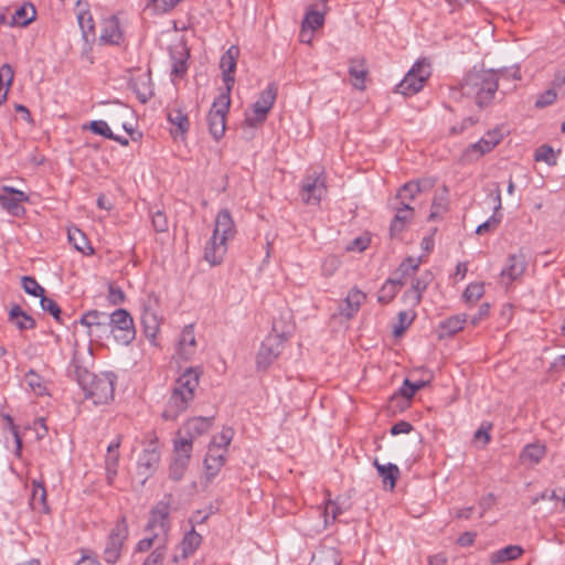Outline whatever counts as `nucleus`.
I'll return each mask as SVG.
<instances>
[{
    "label": "nucleus",
    "mask_w": 565,
    "mask_h": 565,
    "mask_svg": "<svg viewBox=\"0 0 565 565\" xmlns=\"http://www.w3.org/2000/svg\"><path fill=\"white\" fill-rule=\"evenodd\" d=\"M501 79H521L519 67L511 70H471L459 83V90L462 96L471 99L479 108L492 104Z\"/></svg>",
    "instance_id": "nucleus-1"
},
{
    "label": "nucleus",
    "mask_w": 565,
    "mask_h": 565,
    "mask_svg": "<svg viewBox=\"0 0 565 565\" xmlns=\"http://www.w3.org/2000/svg\"><path fill=\"white\" fill-rule=\"evenodd\" d=\"M74 379L83 390L85 397L92 399L94 404H106L114 397V373L94 374L87 367L79 364L75 356L72 362Z\"/></svg>",
    "instance_id": "nucleus-2"
},
{
    "label": "nucleus",
    "mask_w": 565,
    "mask_h": 565,
    "mask_svg": "<svg viewBox=\"0 0 565 565\" xmlns=\"http://www.w3.org/2000/svg\"><path fill=\"white\" fill-rule=\"evenodd\" d=\"M200 375L198 369L188 367L175 381L162 417L166 420H175L186 411L194 398V393L199 387Z\"/></svg>",
    "instance_id": "nucleus-3"
},
{
    "label": "nucleus",
    "mask_w": 565,
    "mask_h": 565,
    "mask_svg": "<svg viewBox=\"0 0 565 565\" xmlns=\"http://www.w3.org/2000/svg\"><path fill=\"white\" fill-rule=\"evenodd\" d=\"M290 333L291 328L279 330L277 321H274L271 332L264 339L256 354L257 371H266L278 359Z\"/></svg>",
    "instance_id": "nucleus-4"
},
{
    "label": "nucleus",
    "mask_w": 565,
    "mask_h": 565,
    "mask_svg": "<svg viewBox=\"0 0 565 565\" xmlns=\"http://www.w3.org/2000/svg\"><path fill=\"white\" fill-rule=\"evenodd\" d=\"M431 75L430 63L427 58L418 60L404 78L396 85V92L405 96L417 94Z\"/></svg>",
    "instance_id": "nucleus-5"
},
{
    "label": "nucleus",
    "mask_w": 565,
    "mask_h": 565,
    "mask_svg": "<svg viewBox=\"0 0 565 565\" xmlns=\"http://www.w3.org/2000/svg\"><path fill=\"white\" fill-rule=\"evenodd\" d=\"M160 300L159 297L151 292L142 299L141 302V326L146 338L154 343L157 334L160 330L161 318L159 317Z\"/></svg>",
    "instance_id": "nucleus-6"
},
{
    "label": "nucleus",
    "mask_w": 565,
    "mask_h": 565,
    "mask_svg": "<svg viewBox=\"0 0 565 565\" xmlns=\"http://www.w3.org/2000/svg\"><path fill=\"white\" fill-rule=\"evenodd\" d=\"M108 322L110 327V335L124 345L130 344L136 338V328L134 319L126 309H116L108 313Z\"/></svg>",
    "instance_id": "nucleus-7"
},
{
    "label": "nucleus",
    "mask_w": 565,
    "mask_h": 565,
    "mask_svg": "<svg viewBox=\"0 0 565 565\" xmlns=\"http://www.w3.org/2000/svg\"><path fill=\"white\" fill-rule=\"evenodd\" d=\"M231 106V94L221 93L213 102L207 114V125L211 136L217 141L225 132L226 115Z\"/></svg>",
    "instance_id": "nucleus-8"
},
{
    "label": "nucleus",
    "mask_w": 565,
    "mask_h": 565,
    "mask_svg": "<svg viewBox=\"0 0 565 565\" xmlns=\"http://www.w3.org/2000/svg\"><path fill=\"white\" fill-rule=\"evenodd\" d=\"M276 97L277 86L271 83L259 94L258 99L252 106V113L245 114V124L254 128L262 125L273 108Z\"/></svg>",
    "instance_id": "nucleus-9"
},
{
    "label": "nucleus",
    "mask_w": 565,
    "mask_h": 565,
    "mask_svg": "<svg viewBox=\"0 0 565 565\" xmlns=\"http://www.w3.org/2000/svg\"><path fill=\"white\" fill-rule=\"evenodd\" d=\"M170 505L167 502H158L150 511V516L146 526V531L154 533V537L160 539V546L167 545L168 533L170 530Z\"/></svg>",
    "instance_id": "nucleus-10"
},
{
    "label": "nucleus",
    "mask_w": 565,
    "mask_h": 565,
    "mask_svg": "<svg viewBox=\"0 0 565 565\" xmlns=\"http://www.w3.org/2000/svg\"><path fill=\"white\" fill-rule=\"evenodd\" d=\"M129 529L126 518L122 516L110 531L103 553V558L108 564H116L120 557Z\"/></svg>",
    "instance_id": "nucleus-11"
},
{
    "label": "nucleus",
    "mask_w": 565,
    "mask_h": 565,
    "mask_svg": "<svg viewBox=\"0 0 565 565\" xmlns=\"http://www.w3.org/2000/svg\"><path fill=\"white\" fill-rule=\"evenodd\" d=\"M326 193L327 186L323 172L315 171L302 179L300 194L306 204L318 205Z\"/></svg>",
    "instance_id": "nucleus-12"
},
{
    "label": "nucleus",
    "mask_w": 565,
    "mask_h": 565,
    "mask_svg": "<svg viewBox=\"0 0 565 565\" xmlns=\"http://www.w3.org/2000/svg\"><path fill=\"white\" fill-rule=\"evenodd\" d=\"M78 322L87 328V334L90 339L104 340L110 337L107 312L89 310L81 317Z\"/></svg>",
    "instance_id": "nucleus-13"
},
{
    "label": "nucleus",
    "mask_w": 565,
    "mask_h": 565,
    "mask_svg": "<svg viewBox=\"0 0 565 565\" xmlns=\"http://www.w3.org/2000/svg\"><path fill=\"white\" fill-rule=\"evenodd\" d=\"M28 201L29 196L19 189L3 185L0 190V206L12 216L20 217L24 215L25 209L21 203Z\"/></svg>",
    "instance_id": "nucleus-14"
},
{
    "label": "nucleus",
    "mask_w": 565,
    "mask_h": 565,
    "mask_svg": "<svg viewBox=\"0 0 565 565\" xmlns=\"http://www.w3.org/2000/svg\"><path fill=\"white\" fill-rule=\"evenodd\" d=\"M239 49L236 45H231L228 50L221 56L220 67L223 71V82L225 84V90L223 93L231 94L235 82L234 73L236 70Z\"/></svg>",
    "instance_id": "nucleus-15"
},
{
    "label": "nucleus",
    "mask_w": 565,
    "mask_h": 565,
    "mask_svg": "<svg viewBox=\"0 0 565 565\" xmlns=\"http://www.w3.org/2000/svg\"><path fill=\"white\" fill-rule=\"evenodd\" d=\"M213 422V416L192 417L183 424L182 428L179 431H181L182 437H185L186 439H190V441L193 443L195 438L206 434L211 429Z\"/></svg>",
    "instance_id": "nucleus-16"
},
{
    "label": "nucleus",
    "mask_w": 565,
    "mask_h": 565,
    "mask_svg": "<svg viewBox=\"0 0 565 565\" xmlns=\"http://www.w3.org/2000/svg\"><path fill=\"white\" fill-rule=\"evenodd\" d=\"M227 450L209 446L204 458V472L207 481L214 479L226 462Z\"/></svg>",
    "instance_id": "nucleus-17"
},
{
    "label": "nucleus",
    "mask_w": 565,
    "mask_h": 565,
    "mask_svg": "<svg viewBox=\"0 0 565 565\" xmlns=\"http://www.w3.org/2000/svg\"><path fill=\"white\" fill-rule=\"evenodd\" d=\"M526 268V257L522 250L518 253L509 255L505 266L501 270V277L503 280H508V282H512L519 279L525 271Z\"/></svg>",
    "instance_id": "nucleus-18"
},
{
    "label": "nucleus",
    "mask_w": 565,
    "mask_h": 565,
    "mask_svg": "<svg viewBox=\"0 0 565 565\" xmlns=\"http://www.w3.org/2000/svg\"><path fill=\"white\" fill-rule=\"evenodd\" d=\"M160 462V451L153 444L143 449L138 458V473L147 480L158 468Z\"/></svg>",
    "instance_id": "nucleus-19"
},
{
    "label": "nucleus",
    "mask_w": 565,
    "mask_h": 565,
    "mask_svg": "<svg viewBox=\"0 0 565 565\" xmlns=\"http://www.w3.org/2000/svg\"><path fill=\"white\" fill-rule=\"evenodd\" d=\"M227 242L213 233L204 248L205 260L212 266L220 265L227 252Z\"/></svg>",
    "instance_id": "nucleus-20"
},
{
    "label": "nucleus",
    "mask_w": 565,
    "mask_h": 565,
    "mask_svg": "<svg viewBox=\"0 0 565 565\" xmlns=\"http://www.w3.org/2000/svg\"><path fill=\"white\" fill-rule=\"evenodd\" d=\"M393 209L395 210V215L391 222L390 232L391 236L394 237L406 230L408 223L414 217V209L411 205H399L396 202H393Z\"/></svg>",
    "instance_id": "nucleus-21"
},
{
    "label": "nucleus",
    "mask_w": 565,
    "mask_h": 565,
    "mask_svg": "<svg viewBox=\"0 0 565 565\" xmlns=\"http://www.w3.org/2000/svg\"><path fill=\"white\" fill-rule=\"evenodd\" d=\"M129 88L136 94L140 103L146 104L153 95L150 72L148 71L131 77Z\"/></svg>",
    "instance_id": "nucleus-22"
},
{
    "label": "nucleus",
    "mask_w": 565,
    "mask_h": 565,
    "mask_svg": "<svg viewBox=\"0 0 565 565\" xmlns=\"http://www.w3.org/2000/svg\"><path fill=\"white\" fill-rule=\"evenodd\" d=\"M121 436L118 435L107 447L105 457L106 479L109 486L115 481L119 463V447L121 444Z\"/></svg>",
    "instance_id": "nucleus-23"
},
{
    "label": "nucleus",
    "mask_w": 565,
    "mask_h": 565,
    "mask_svg": "<svg viewBox=\"0 0 565 565\" xmlns=\"http://www.w3.org/2000/svg\"><path fill=\"white\" fill-rule=\"evenodd\" d=\"M122 39V32L118 18L115 15L104 20L99 41L103 44L118 45Z\"/></svg>",
    "instance_id": "nucleus-24"
},
{
    "label": "nucleus",
    "mask_w": 565,
    "mask_h": 565,
    "mask_svg": "<svg viewBox=\"0 0 565 565\" xmlns=\"http://www.w3.org/2000/svg\"><path fill=\"white\" fill-rule=\"evenodd\" d=\"M213 233L226 241L234 238L236 228L228 210H222L217 213Z\"/></svg>",
    "instance_id": "nucleus-25"
},
{
    "label": "nucleus",
    "mask_w": 565,
    "mask_h": 565,
    "mask_svg": "<svg viewBox=\"0 0 565 565\" xmlns=\"http://www.w3.org/2000/svg\"><path fill=\"white\" fill-rule=\"evenodd\" d=\"M365 299L366 295L362 290L358 289L356 287L352 288L344 299V306L340 308L341 315L348 319L353 318L360 310Z\"/></svg>",
    "instance_id": "nucleus-26"
},
{
    "label": "nucleus",
    "mask_w": 565,
    "mask_h": 565,
    "mask_svg": "<svg viewBox=\"0 0 565 565\" xmlns=\"http://www.w3.org/2000/svg\"><path fill=\"white\" fill-rule=\"evenodd\" d=\"M196 345L195 334H194V326L188 324L185 326L180 334L179 339V354L183 360H190L194 354Z\"/></svg>",
    "instance_id": "nucleus-27"
},
{
    "label": "nucleus",
    "mask_w": 565,
    "mask_h": 565,
    "mask_svg": "<svg viewBox=\"0 0 565 565\" xmlns=\"http://www.w3.org/2000/svg\"><path fill=\"white\" fill-rule=\"evenodd\" d=\"M365 60L362 57L351 58L349 62V74L353 78L352 85L359 90H364L367 76Z\"/></svg>",
    "instance_id": "nucleus-28"
},
{
    "label": "nucleus",
    "mask_w": 565,
    "mask_h": 565,
    "mask_svg": "<svg viewBox=\"0 0 565 565\" xmlns=\"http://www.w3.org/2000/svg\"><path fill=\"white\" fill-rule=\"evenodd\" d=\"M520 545H508L501 550L492 552L489 556L491 565H500L507 562L518 559L523 554Z\"/></svg>",
    "instance_id": "nucleus-29"
},
{
    "label": "nucleus",
    "mask_w": 565,
    "mask_h": 565,
    "mask_svg": "<svg viewBox=\"0 0 565 565\" xmlns=\"http://www.w3.org/2000/svg\"><path fill=\"white\" fill-rule=\"evenodd\" d=\"M9 321L19 330H31L36 326L35 320L21 309L19 305H14L9 311Z\"/></svg>",
    "instance_id": "nucleus-30"
},
{
    "label": "nucleus",
    "mask_w": 565,
    "mask_h": 565,
    "mask_svg": "<svg viewBox=\"0 0 565 565\" xmlns=\"http://www.w3.org/2000/svg\"><path fill=\"white\" fill-rule=\"evenodd\" d=\"M36 17V10L32 3L25 2L18 8L12 14L9 25L11 26H26Z\"/></svg>",
    "instance_id": "nucleus-31"
},
{
    "label": "nucleus",
    "mask_w": 565,
    "mask_h": 565,
    "mask_svg": "<svg viewBox=\"0 0 565 565\" xmlns=\"http://www.w3.org/2000/svg\"><path fill=\"white\" fill-rule=\"evenodd\" d=\"M30 505L32 510L39 512H47L49 505L46 501V490L44 484L40 481H32V492L30 498Z\"/></svg>",
    "instance_id": "nucleus-32"
},
{
    "label": "nucleus",
    "mask_w": 565,
    "mask_h": 565,
    "mask_svg": "<svg viewBox=\"0 0 565 565\" xmlns=\"http://www.w3.org/2000/svg\"><path fill=\"white\" fill-rule=\"evenodd\" d=\"M546 449L542 444H529L520 454V461L525 465H537L545 456Z\"/></svg>",
    "instance_id": "nucleus-33"
},
{
    "label": "nucleus",
    "mask_w": 565,
    "mask_h": 565,
    "mask_svg": "<svg viewBox=\"0 0 565 565\" xmlns=\"http://www.w3.org/2000/svg\"><path fill=\"white\" fill-rule=\"evenodd\" d=\"M403 285H405V280L402 278H388L380 289L377 301L382 305L391 302Z\"/></svg>",
    "instance_id": "nucleus-34"
},
{
    "label": "nucleus",
    "mask_w": 565,
    "mask_h": 565,
    "mask_svg": "<svg viewBox=\"0 0 565 565\" xmlns=\"http://www.w3.org/2000/svg\"><path fill=\"white\" fill-rule=\"evenodd\" d=\"M430 273H425V275L417 277L412 282L411 290L406 291L404 298H412V305H419L422 301V295L427 289L429 285Z\"/></svg>",
    "instance_id": "nucleus-35"
},
{
    "label": "nucleus",
    "mask_w": 565,
    "mask_h": 565,
    "mask_svg": "<svg viewBox=\"0 0 565 565\" xmlns=\"http://www.w3.org/2000/svg\"><path fill=\"white\" fill-rule=\"evenodd\" d=\"M193 443L185 437H182L181 431H178L175 439L173 440V458L181 459L184 462L190 463L192 456Z\"/></svg>",
    "instance_id": "nucleus-36"
},
{
    "label": "nucleus",
    "mask_w": 565,
    "mask_h": 565,
    "mask_svg": "<svg viewBox=\"0 0 565 565\" xmlns=\"http://www.w3.org/2000/svg\"><path fill=\"white\" fill-rule=\"evenodd\" d=\"M374 466L382 478L384 486L388 484L390 490H393L396 486L397 478L399 477V469L394 463L381 465L377 460L374 461Z\"/></svg>",
    "instance_id": "nucleus-37"
},
{
    "label": "nucleus",
    "mask_w": 565,
    "mask_h": 565,
    "mask_svg": "<svg viewBox=\"0 0 565 565\" xmlns=\"http://www.w3.org/2000/svg\"><path fill=\"white\" fill-rule=\"evenodd\" d=\"M494 147L495 141H487L484 138H481L479 141L467 148L463 152V158L469 161L477 160L483 154L490 152Z\"/></svg>",
    "instance_id": "nucleus-38"
},
{
    "label": "nucleus",
    "mask_w": 565,
    "mask_h": 565,
    "mask_svg": "<svg viewBox=\"0 0 565 565\" xmlns=\"http://www.w3.org/2000/svg\"><path fill=\"white\" fill-rule=\"evenodd\" d=\"M467 321L466 315H457L449 317L439 323L441 330V337H451L462 330L465 322Z\"/></svg>",
    "instance_id": "nucleus-39"
},
{
    "label": "nucleus",
    "mask_w": 565,
    "mask_h": 565,
    "mask_svg": "<svg viewBox=\"0 0 565 565\" xmlns=\"http://www.w3.org/2000/svg\"><path fill=\"white\" fill-rule=\"evenodd\" d=\"M68 241L73 244L75 249L84 255L94 254V248L90 246L86 235L78 228L68 230Z\"/></svg>",
    "instance_id": "nucleus-40"
},
{
    "label": "nucleus",
    "mask_w": 565,
    "mask_h": 565,
    "mask_svg": "<svg viewBox=\"0 0 565 565\" xmlns=\"http://www.w3.org/2000/svg\"><path fill=\"white\" fill-rule=\"evenodd\" d=\"M168 120L171 125L175 126L177 132L184 135L190 127L188 115L180 108H170L168 111Z\"/></svg>",
    "instance_id": "nucleus-41"
},
{
    "label": "nucleus",
    "mask_w": 565,
    "mask_h": 565,
    "mask_svg": "<svg viewBox=\"0 0 565 565\" xmlns=\"http://www.w3.org/2000/svg\"><path fill=\"white\" fill-rule=\"evenodd\" d=\"M418 193L419 188L417 184H415V180L409 181L399 188L393 202H396L399 205H411V202L416 198Z\"/></svg>",
    "instance_id": "nucleus-42"
},
{
    "label": "nucleus",
    "mask_w": 565,
    "mask_h": 565,
    "mask_svg": "<svg viewBox=\"0 0 565 565\" xmlns=\"http://www.w3.org/2000/svg\"><path fill=\"white\" fill-rule=\"evenodd\" d=\"M324 15H326L324 11H318L315 6H311L307 10L301 24L305 28L316 31L319 28L323 26L324 20H326Z\"/></svg>",
    "instance_id": "nucleus-43"
},
{
    "label": "nucleus",
    "mask_w": 565,
    "mask_h": 565,
    "mask_svg": "<svg viewBox=\"0 0 565 565\" xmlns=\"http://www.w3.org/2000/svg\"><path fill=\"white\" fill-rule=\"evenodd\" d=\"M28 387L38 396L46 394V385L44 379L34 370H29L24 375Z\"/></svg>",
    "instance_id": "nucleus-44"
},
{
    "label": "nucleus",
    "mask_w": 565,
    "mask_h": 565,
    "mask_svg": "<svg viewBox=\"0 0 565 565\" xmlns=\"http://www.w3.org/2000/svg\"><path fill=\"white\" fill-rule=\"evenodd\" d=\"M202 542V536L192 529L190 532H188L182 542V556L188 557L189 555L193 554L196 548L200 546Z\"/></svg>",
    "instance_id": "nucleus-45"
},
{
    "label": "nucleus",
    "mask_w": 565,
    "mask_h": 565,
    "mask_svg": "<svg viewBox=\"0 0 565 565\" xmlns=\"http://www.w3.org/2000/svg\"><path fill=\"white\" fill-rule=\"evenodd\" d=\"M311 563L312 565H340L339 554L333 548H323L313 555Z\"/></svg>",
    "instance_id": "nucleus-46"
},
{
    "label": "nucleus",
    "mask_w": 565,
    "mask_h": 565,
    "mask_svg": "<svg viewBox=\"0 0 565 565\" xmlns=\"http://www.w3.org/2000/svg\"><path fill=\"white\" fill-rule=\"evenodd\" d=\"M448 210V198H447V189L444 188V193L440 195H436L431 203V210L428 215V221H435L440 217Z\"/></svg>",
    "instance_id": "nucleus-47"
},
{
    "label": "nucleus",
    "mask_w": 565,
    "mask_h": 565,
    "mask_svg": "<svg viewBox=\"0 0 565 565\" xmlns=\"http://www.w3.org/2000/svg\"><path fill=\"white\" fill-rule=\"evenodd\" d=\"M420 262V257H407L399 264L397 270L395 271V278H402V280H405L406 276L413 275L417 271Z\"/></svg>",
    "instance_id": "nucleus-48"
},
{
    "label": "nucleus",
    "mask_w": 565,
    "mask_h": 565,
    "mask_svg": "<svg viewBox=\"0 0 565 565\" xmlns=\"http://www.w3.org/2000/svg\"><path fill=\"white\" fill-rule=\"evenodd\" d=\"M415 313L412 311H399L397 315V322L393 326V334L401 337L407 328L412 324Z\"/></svg>",
    "instance_id": "nucleus-49"
},
{
    "label": "nucleus",
    "mask_w": 565,
    "mask_h": 565,
    "mask_svg": "<svg viewBox=\"0 0 565 565\" xmlns=\"http://www.w3.org/2000/svg\"><path fill=\"white\" fill-rule=\"evenodd\" d=\"M234 430L231 427H223L221 433L213 437L209 446L223 448L228 451V446L233 439Z\"/></svg>",
    "instance_id": "nucleus-50"
},
{
    "label": "nucleus",
    "mask_w": 565,
    "mask_h": 565,
    "mask_svg": "<svg viewBox=\"0 0 565 565\" xmlns=\"http://www.w3.org/2000/svg\"><path fill=\"white\" fill-rule=\"evenodd\" d=\"M77 20L85 40H87L89 35H95V24L90 12H81L77 15Z\"/></svg>",
    "instance_id": "nucleus-51"
},
{
    "label": "nucleus",
    "mask_w": 565,
    "mask_h": 565,
    "mask_svg": "<svg viewBox=\"0 0 565 565\" xmlns=\"http://www.w3.org/2000/svg\"><path fill=\"white\" fill-rule=\"evenodd\" d=\"M40 305H41V308L42 310H44L45 312H49L50 315L53 316V318L60 322V323H63V320H62V310L60 308V306L57 305V302L51 298H47L45 295L42 296V298L40 299Z\"/></svg>",
    "instance_id": "nucleus-52"
},
{
    "label": "nucleus",
    "mask_w": 565,
    "mask_h": 565,
    "mask_svg": "<svg viewBox=\"0 0 565 565\" xmlns=\"http://www.w3.org/2000/svg\"><path fill=\"white\" fill-rule=\"evenodd\" d=\"M535 160L536 161H544L548 166H555L557 162V156L554 151V149L551 146L543 145L539 147L535 151Z\"/></svg>",
    "instance_id": "nucleus-53"
},
{
    "label": "nucleus",
    "mask_w": 565,
    "mask_h": 565,
    "mask_svg": "<svg viewBox=\"0 0 565 565\" xmlns=\"http://www.w3.org/2000/svg\"><path fill=\"white\" fill-rule=\"evenodd\" d=\"M22 288L24 291L33 297H40L44 296V288L39 285V282L35 280V278L31 276H23L22 277Z\"/></svg>",
    "instance_id": "nucleus-54"
},
{
    "label": "nucleus",
    "mask_w": 565,
    "mask_h": 565,
    "mask_svg": "<svg viewBox=\"0 0 565 565\" xmlns=\"http://www.w3.org/2000/svg\"><path fill=\"white\" fill-rule=\"evenodd\" d=\"M341 265V260L339 257L334 255L327 256L321 265V274L324 277H331L335 274Z\"/></svg>",
    "instance_id": "nucleus-55"
},
{
    "label": "nucleus",
    "mask_w": 565,
    "mask_h": 565,
    "mask_svg": "<svg viewBox=\"0 0 565 565\" xmlns=\"http://www.w3.org/2000/svg\"><path fill=\"white\" fill-rule=\"evenodd\" d=\"M483 292H484L483 285L479 284V282H473V284H469L467 286V288L463 291L462 297L466 300V302H476L477 300H479L482 297Z\"/></svg>",
    "instance_id": "nucleus-56"
},
{
    "label": "nucleus",
    "mask_w": 565,
    "mask_h": 565,
    "mask_svg": "<svg viewBox=\"0 0 565 565\" xmlns=\"http://www.w3.org/2000/svg\"><path fill=\"white\" fill-rule=\"evenodd\" d=\"M189 467V462H184L181 459H172V462L170 463L169 468V476L172 480L179 481L183 478L184 472L186 471Z\"/></svg>",
    "instance_id": "nucleus-57"
},
{
    "label": "nucleus",
    "mask_w": 565,
    "mask_h": 565,
    "mask_svg": "<svg viewBox=\"0 0 565 565\" xmlns=\"http://www.w3.org/2000/svg\"><path fill=\"white\" fill-rule=\"evenodd\" d=\"M3 419L6 420L7 426H8L9 430L11 431V434H12V436L14 438V443H15L14 454H15L17 457H20L21 456V451H22V438H21V436L19 434V429L15 426V424L13 422V418L9 414L3 415Z\"/></svg>",
    "instance_id": "nucleus-58"
},
{
    "label": "nucleus",
    "mask_w": 565,
    "mask_h": 565,
    "mask_svg": "<svg viewBox=\"0 0 565 565\" xmlns=\"http://www.w3.org/2000/svg\"><path fill=\"white\" fill-rule=\"evenodd\" d=\"M88 129L95 135L103 136L107 139L114 138V132L111 131V129L105 120L90 121Z\"/></svg>",
    "instance_id": "nucleus-59"
},
{
    "label": "nucleus",
    "mask_w": 565,
    "mask_h": 565,
    "mask_svg": "<svg viewBox=\"0 0 565 565\" xmlns=\"http://www.w3.org/2000/svg\"><path fill=\"white\" fill-rule=\"evenodd\" d=\"M152 226L156 232L164 233L168 231L169 223L164 212L157 210L151 214Z\"/></svg>",
    "instance_id": "nucleus-60"
},
{
    "label": "nucleus",
    "mask_w": 565,
    "mask_h": 565,
    "mask_svg": "<svg viewBox=\"0 0 565 565\" xmlns=\"http://www.w3.org/2000/svg\"><path fill=\"white\" fill-rule=\"evenodd\" d=\"M487 191L493 202V211L497 214L502 207L500 184L497 182L490 183L487 186Z\"/></svg>",
    "instance_id": "nucleus-61"
},
{
    "label": "nucleus",
    "mask_w": 565,
    "mask_h": 565,
    "mask_svg": "<svg viewBox=\"0 0 565 565\" xmlns=\"http://www.w3.org/2000/svg\"><path fill=\"white\" fill-rule=\"evenodd\" d=\"M166 557V548L164 546H157L154 550L147 556L142 565H163V561Z\"/></svg>",
    "instance_id": "nucleus-62"
},
{
    "label": "nucleus",
    "mask_w": 565,
    "mask_h": 565,
    "mask_svg": "<svg viewBox=\"0 0 565 565\" xmlns=\"http://www.w3.org/2000/svg\"><path fill=\"white\" fill-rule=\"evenodd\" d=\"M500 222H501V216H498L494 213L486 222H483L477 226L476 234L482 235L484 233L494 231L499 226Z\"/></svg>",
    "instance_id": "nucleus-63"
},
{
    "label": "nucleus",
    "mask_w": 565,
    "mask_h": 565,
    "mask_svg": "<svg viewBox=\"0 0 565 565\" xmlns=\"http://www.w3.org/2000/svg\"><path fill=\"white\" fill-rule=\"evenodd\" d=\"M107 299L109 303L118 306L125 301V292L120 287L109 284Z\"/></svg>",
    "instance_id": "nucleus-64"
}]
</instances>
